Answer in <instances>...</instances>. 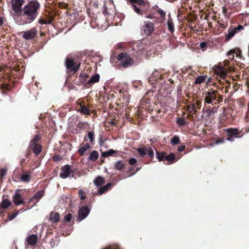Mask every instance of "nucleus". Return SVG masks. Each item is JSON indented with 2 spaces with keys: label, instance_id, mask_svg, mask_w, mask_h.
<instances>
[{
  "label": "nucleus",
  "instance_id": "obj_1",
  "mask_svg": "<svg viewBox=\"0 0 249 249\" xmlns=\"http://www.w3.org/2000/svg\"><path fill=\"white\" fill-rule=\"evenodd\" d=\"M40 4L36 1H31L23 8L22 13L15 19L18 25L30 23L37 17Z\"/></svg>",
  "mask_w": 249,
  "mask_h": 249
},
{
  "label": "nucleus",
  "instance_id": "obj_2",
  "mask_svg": "<svg viewBox=\"0 0 249 249\" xmlns=\"http://www.w3.org/2000/svg\"><path fill=\"white\" fill-rule=\"evenodd\" d=\"M24 3V0H10L11 8L15 18L16 16L19 17L22 13L23 11L22 7Z\"/></svg>",
  "mask_w": 249,
  "mask_h": 249
},
{
  "label": "nucleus",
  "instance_id": "obj_3",
  "mask_svg": "<svg viewBox=\"0 0 249 249\" xmlns=\"http://www.w3.org/2000/svg\"><path fill=\"white\" fill-rule=\"evenodd\" d=\"M65 65L68 69H70L74 72L79 69L80 66V63L76 64L73 59L69 58H67L66 59Z\"/></svg>",
  "mask_w": 249,
  "mask_h": 249
},
{
  "label": "nucleus",
  "instance_id": "obj_4",
  "mask_svg": "<svg viewBox=\"0 0 249 249\" xmlns=\"http://www.w3.org/2000/svg\"><path fill=\"white\" fill-rule=\"evenodd\" d=\"M37 34L36 28H33L30 30L22 32V37L26 40H30L34 38Z\"/></svg>",
  "mask_w": 249,
  "mask_h": 249
},
{
  "label": "nucleus",
  "instance_id": "obj_5",
  "mask_svg": "<svg viewBox=\"0 0 249 249\" xmlns=\"http://www.w3.org/2000/svg\"><path fill=\"white\" fill-rule=\"evenodd\" d=\"M154 26L152 22L145 21L143 26V30L147 36H150L154 31Z\"/></svg>",
  "mask_w": 249,
  "mask_h": 249
},
{
  "label": "nucleus",
  "instance_id": "obj_6",
  "mask_svg": "<svg viewBox=\"0 0 249 249\" xmlns=\"http://www.w3.org/2000/svg\"><path fill=\"white\" fill-rule=\"evenodd\" d=\"M217 92V91L216 90H212L207 92L205 98V102L207 104L212 103L213 101L216 99Z\"/></svg>",
  "mask_w": 249,
  "mask_h": 249
},
{
  "label": "nucleus",
  "instance_id": "obj_7",
  "mask_svg": "<svg viewBox=\"0 0 249 249\" xmlns=\"http://www.w3.org/2000/svg\"><path fill=\"white\" fill-rule=\"evenodd\" d=\"M71 173V170L70 166L66 165L62 168L60 177L63 178H66L70 176Z\"/></svg>",
  "mask_w": 249,
  "mask_h": 249
},
{
  "label": "nucleus",
  "instance_id": "obj_8",
  "mask_svg": "<svg viewBox=\"0 0 249 249\" xmlns=\"http://www.w3.org/2000/svg\"><path fill=\"white\" fill-rule=\"evenodd\" d=\"M89 213V209L87 207H82L79 211L78 220L81 221L85 219Z\"/></svg>",
  "mask_w": 249,
  "mask_h": 249
},
{
  "label": "nucleus",
  "instance_id": "obj_9",
  "mask_svg": "<svg viewBox=\"0 0 249 249\" xmlns=\"http://www.w3.org/2000/svg\"><path fill=\"white\" fill-rule=\"evenodd\" d=\"M13 200L14 203L16 205H19L24 203V201L22 197L21 194L18 193L17 191L13 196Z\"/></svg>",
  "mask_w": 249,
  "mask_h": 249
},
{
  "label": "nucleus",
  "instance_id": "obj_10",
  "mask_svg": "<svg viewBox=\"0 0 249 249\" xmlns=\"http://www.w3.org/2000/svg\"><path fill=\"white\" fill-rule=\"evenodd\" d=\"M44 194L43 190L38 191L32 198H31L29 202L35 201V203L38 202L39 200L43 197Z\"/></svg>",
  "mask_w": 249,
  "mask_h": 249
},
{
  "label": "nucleus",
  "instance_id": "obj_11",
  "mask_svg": "<svg viewBox=\"0 0 249 249\" xmlns=\"http://www.w3.org/2000/svg\"><path fill=\"white\" fill-rule=\"evenodd\" d=\"M38 240V237L37 235L36 234H31L27 237L26 239V242H27L28 244L33 246L35 245L37 241Z\"/></svg>",
  "mask_w": 249,
  "mask_h": 249
},
{
  "label": "nucleus",
  "instance_id": "obj_12",
  "mask_svg": "<svg viewBox=\"0 0 249 249\" xmlns=\"http://www.w3.org/2000/svg\"><path fill=\"white\" fill-rule=\"evenodd\" d=\"M233 54H235L237 56H239L241 54L240 50L239 49L231 50L228 52L227 55L230 59L233 60L234 59Z\"/></svg>",
  "mask_w": 249,
  "mask_h": 249
},
{
  "label": "nucleus",
  "instance_id": "obj_13",
  "mask_svg": "<svg viewBox=\"0 0 249 249\" xmlns=\"http://www.w3.org/2000/svg\"><path fill=\"white\" fill-rule=\"evenodd\" d=\"M133 63V61L129 56L127 57L125 59L123 60L121 64L124 68H126Z\"/></svg>",
  "mask_w": 249,
  "mask_h": 249
},
{
  "label": "nucleus",
  "instance_id": "obj_14",
  "mask_svg": "<svg viewBox=\"0 0 249 249\" xmlns=\"http://www.w3.org/2000/svg\"><path fill=\"white\" fill-rule=\"evenodd\" d=\"M215 72L217 75H219L220 77H221L222 78H225L227 74V71L222 67H219L215 70Z\"/></svg>",
  "mask_w": 249,
  "mask_h": 249
},
{
  "label": "nucleus",
  "instance_id": "obj_15",
  "mask_svg": "<svg viewBox=\"0 0 249 249\" xmlns=\"http://www.w3.org/2000/svg\"><path fill=\"white\" fill-rule=\"evenodd\" d=\"M60 219V215L58 213H51L50 220L53 222H57Z\"/></svg>",
  "mask_w": 249,
  "mask_h": 249
},
{
  "label": "nucleus",
  "instance_id": "obj_16",
  "mask_svg": "<svg viewBox=\"0 0 249 249\" xmlns=\"http://www.w3.org/2000/svg\"><path fill=\"white\" fill-rule=\"evenodd\" d=\"M227 132L228 133V135L229 136H236L239 135L240 132V131L235 128H230L226 130Z\"/></svg>",
  "mask_w": 249,
  "mask_h": 249
},
{
  "label": "nucleus",
  "instance_id": "obj_17",
  "mask_svg": "<svg viewBox=\"0 0 249 249\" xmlns=\"http://www.w3.org/2000/svg\"><path fill=\"white\" fill-rule=\"evenodd\" d=\"M201 106V102L200 100H196L195 104L192 105V109L194 110V114H195L197 110L200 109Z\"/></svg>",
  "mask_w": 249,
  "mask_h": 249
},
{
  "label": "nucleus",
  "instance_id": "obj_18",
  "mask_svg": "<svg viewBox=\"0 0 249 249\" xmlns=\"http://www.w3.org/2000/svg\"><path fill=\"white\" fill-rule=\"evenodd\" d=\"M90 147V145L89 143H86L84 145H81L78 151L81 155H83L86 151L88 150Z\"/></svg>",
  "mask_w": 249,
  "mask_h": 249
},
{
  "label": "nucleus",
  "instance_id": "obj_19",
  "mask_svg": "<svg viewBox=\"0 0 249 249\" xmlns=\"http://www.w3.org/2000/svg\"><path fill=\"white\" fill-rule=\"evenodd\" d=\"M0 205L3 209H6L11 205V201L8 199H4L0 203Z\"/></svg>",
  "mask_w": 249,
  "mask_h": 249
},
{
  "label": "nucleus",
  "instance_id": "obj_20",
  "mask_svg": "<svg viewBox=\"0 0 249 249\" xmlns=\"http://www.w3.org/2000/svg\"><path fill=\"white\" fill-rule=\"evenodd\" d=\"M23 212L22 209L19 210L18 211H16L13 213L12 214L9 215L7 217L8 220L11 221L15 218L19 214Z\"/></svg>",
  "mask_w": 249,
  "mask_h": 249
},
{
  "label": "nucleus",
  "instance_id": "obj_21",
  "mask_svg": "<svg viewBox=\"0 0 249 249\" xmlns=\"http://www.w3.org/2000/svg\"><path fill=\"white\" fill-rule=\"evenodd\" d=\"M112 185L111 183H108L107 184L104 186L101 187L98 192V194L99 195H101L103 194L105 191H106Z\"/></svg>",
  "mask_w": 249,
  "mask_h": 249
},
{
  "label": "nucleus",
  "instance_id": "obj_22",
  "mask_svg": "<svg viewBox=\"0 0 249 249\" xmlns=\"http://www.w3.org/2000/svg\"><path fill=\"white\" fill-rule=\"evenodd\" d=\"M33 152L36 155H38L40 153L41 151V145L37 144H33Z\"/></svg>",
  "mask_w": 249,
  "mask_h": 249
},
{
  "label": "nucleus",
  "instance_id": "obj_23",
  "mask_svg": "<svg viewBox=\"0 0 249 249\" xmlns=\"http://www.w3.org/2000/svg\"><path fill=\"white\" fill-rule=\"evenodd\" d=\"M104 182V178L101 177H98L94 181L95 185L97 186H101Z\"/></svg>",
  "mask_w": 249,
  "mask_h": 249
},
{
  "label": "nucleus",
  "instance_id": "obj_24",
  "mask_svg": "<svg viewBox=\"0 0 249 249\" xmlns=\"http://www.w3.org/2000/svg\"><path fill=\"white\" fill-rule=\"evenodd\" d=\"M115 153L116 151L114 150L113 149H109L108 151L102 152L101 156L102 157L106 158L107 157L112 156Z\"/></svg>",
  "mask_w": 249,
  "mask_h": 249
},
{
  "label": "nucleus",
  "instance_id": "obj_25",
  "mask_svg": "<svg viewBox=\"0 0 249 249\" xmlns=\"http://www.w3.org/2000/svg\"><path fill=\"white\" fill-rule=\"evenodd\" d=\"M99 157V154L96 151H93L90 153L89 159L92 161H95Z\"/></svg>",
  "mask_w": 249,
  "mask_h": 249
},
{
  "label": "nucleus",
  "instance_id": "obj_26",
  "mask_svg": "<svg viewBox=\"0 0 249 249\" xmlns=\"http://www.w3.org/2000/svg\"><path fill=\"white\" fill-rule=\"evenodd\" d=\"M100 79V76L98 74H96L92 76L91 78L89 80L88 83H93L98 82Z\"/></svg>",
  "mask_w": 249,
  "mask_h": 249
},
{
  "label": "nucleus",
  "instance_id": "obj_27",
  "mask_svg": "<svg viewBox=\"0 0 249 249\" xmlns=\"http://www.w3.org/2000/svg\"><path fill=\"white\" fill-rule=\"evenodd\" d=\"M31 176L29 173H25L21 175L20 180L23 182H29L30 180Z\"/></svg>",
  "mask_w": 249,
  "mask_h": 249
},
{
  "label": "nucleus",
  "instance_id": "obj_28",
  "mask_svg": "<svg viewBox=\"0 0 249 249\" xmlns=\"http://www.w3.org/2000/svg\"><path fill=\"white\" fill-rule=\"evenodd\" d=\"M124 167V163L122 160H119L115 163V168L116 170H122Z\"/></svg>",
  "mask_w": 249,
  "mask_h": 249
},
{
  "label": "nucleus",
  "instance_id": "obj_29",
  "mask_svg": "<svg viewBox=\"0 0 249 249\" xmlns=\"http://www.w3.org/2000/svg\"><path fill=\"white\" fill-rule=\"evenodd\" d=\"M206 77L204 76H200L196 78L195 80L196 84H200L202 83L205 82Z\"/></svg>",
  "mask_w": 249,
  "mask_h": 249
},
{
  "label": "nucleus",
  "instance_id": "obj_30",
  "mask_svg": "<svg viewBox=\"0 0 249 249\" xmlns=\"http://www.w3.org/2000/svg\"><path fill=\"white\" fill-rule=\"evenodd\" d=\"M137 151L141 157H143L147 153V147L139 148Z\"/></svg>",
  "mask_w": 249,
  "mask_h": 249
},
{
  "label": "nucleus",
  "instance_id": "obj_31",
  "mask_svg": "<svg viewBox=\"0 0 249 249\" xmlns=\"http://www.w3.org/2000/svg\"><path fill=\"white\" fill-rule=\"evenodd\" d=\"M166 157V153L164 152L159 153L157 152V158L159 161H162L165 159Z\"/></svg>",
  "mask_w": 249,
  "mask_h": 249
},
{
  "label": "nucleus",
  "instance_id": "obj_32",
  "mask_svg": "<svg viewBox=\"0 0 249 249\" xmlns=\"http://www.w3.org/2000/svg\"><path fill=\"white\" fill-rule=\"evenodd\" d=\"M78 111L85 115H89V110L85 106H82L78 110Z\"/></svg>",
  "mask_w": 249,
  "mask_h": 249
},
{
  "label": "nucleus",
  "instance_id": "obj_33",
  "mask_svg": "<svg viewBox=\"0 0 249 249\" xmlns=\"http://www.w3.org/2000/svg\"><path fill=\"white\" fill-rule=\"evenodd\" d=\"M165 159L169 161L172 162L175 159V155L173 153H171L168 155H166Z\"/></svg>",
  "mask_w": 249,
  "mask_h": 249
},
{
  "label": "nucleus",
  "instance_id": "obj_34",
  "mask_svg": "<svg viewBox=\"0 0 249 249\" xmlns=\"http://www.w3.org/2000/svg\"><path fill=\"white\" fill-rule=\"evenodd\" d=\"M177 123L178 125L182 126L185 124L186 122L185 119L183 118H178L177 119Z\"/></svg>",
  "mask_w": 249,
  "mask_h": 249
},
{
  "label": "nucleus",
  "instance_id": "obj_35",
  "mask_svg": "<svg viewBox=\"0 0 249 249\" xmlns=\"http://www.w3.org/2000/svg\"><path fill=\"white\" fill-rule=\"evenodd\" d=\"M167 25L169 30L171 32H173L174 31V28L173 21L171 20H169L167 22Z\"/></svg>",
  "mask_w": 249,
  "mask_h": 249
},
{
  "label": "nucleus",
  "instance_id": "obj_36",
  "mask_svg": "<svg viewBox=\"0 0 249 249\" xmlns=\"http://www.w3.org/2000/svg\"><path fill=\"white\" fill-rule=\"evenodd\" d=\"M236 32L234 29L231 31L229 32L228 34L226 36V38H228V39L229 40L231 37H233L234 35L236 34Z\"/></svg>",
  "mask_w": 249,
  "mask_h": 249
},
{
  "label": "nucleus",
  "instance_id": "obj_37",
  "mask_svg": "<svg viewBox=\"0 0 249 249\" xmlns=\"http://www.w3.org/2000/svg\"><path fill=\"white\" fill-rule=\"evenodd\" d=\"M179 142V139L178 137L175 136L173 137L172 139L171 140V143L173 144H176L178 143Z\"/></svg>",
  "mask_w": 249,
  "mask_h": 249
},
{
  "label": "nucleus",
  "instance_id": "obj_38",
  "mask_svg": "<svg viewBox=\"0 0 249 249\" xmlns=\"http://www.w3.org/2000/svg\"><path fill=\"white\" fill-rule=\"evenodd\" d=\"M72 214H70V213H69L68 214H67L64 218V221L65 222H70L71 219H72Z\"/></svg>",
  "mask_w": 249,
  "mask_h": 249
},
{
  "label": "nucleus",
  "instance_id": "obj_39",
  "mask_svg": "<svg viewBox=\"0 0 249 249\" xmlns=\"http://www.w3.org/2000/svg\"><path fill=\"white\" fill-rule=\"evenodd\" d=\"M147 152L148 154V155L151 157L153 158L154 156V151L153 150L152 148L150 147H147Z\"/></svg>",
  "mask_w": 249,
  "mask_h": 249
},
{
  "label": "nucleus",
  "instance_id": "obj_40",
  "mask_svg": "<svg viewBox=\"0 0 249 249\" xmlns=\"http://www.w3.org/2000/svg\"><path fill=\"white\" fill-rule=\"evenodd\" d=\"M127 56V54L124 53H121L119 54L118 56V59L119 60H122L124 58H126Z\"/></svg>",
  "mask_w": 249,
  "mask_h": 249
},
{
  "label": "nucleus",
  "instance_id": "obj_41",
  "mask_svg": "<svg viewBox=\"0 0 249 249\" xmlns=\"http://www.w3.org/2000/svg\"><path fill=\"white\" fill-rule=\"evenodd\" d=\"M88 138L90 142H92L94 140V133L93 132H89L88 135Z\"/></svg>",
  "mask_w": 249,
  "mask_h": 249
},
{
  "label": "nucleus",
  "instance_id": "obj_42",
  "mask_svg": "<svg viewBox=\"0 0 249 249\" xmlns=\"http://www.w3.org/2000/svg\"><path fill=\"white\" fill-rule=\"evenodd\" d=\"M137 162V160L134 158H131L129 160V164L133 165Z\"/></svg>",
  "mask_w": 249,
  "mask_h": 249
},
{
  "label": "nucleus",
  "instance_id": "obj_43",
  "mask_svg": "<svg viewBox=\"0 0 249 249\" xmlns=\"http://www.w3.org/2000/svg\"><path fill=\"white\" fill-rule=\"evenodd\" d=\"M39 139V136L38 135H36L32 141V144H36V142H37Z\"/></svg>",
  "mask_w": 249,
  "mask_h": 249
},
{
  "label": "nucleus",
  "instance_id": "obj_44",
  "mask_svg": "<svg viewBox=\"0 0 249 249\" xmlns=\"http://www.w3.org/2000/svg\"><path fill=\"white\" fill-rule=\"evenodd\" d=\"M84 192H83L82 190L79 191V195L80 196V198L81 199L84 200L86 198V196L84 195Z\"/></svg>",
  "mask_w": 249,
  "mask_h": 249
},
{
  "label": "nucleus",
  "instance_id": "obj_45",
  "mask_svg": "<svg viewBox=\"0 0 249 249\" xmlns=\"http://www.w3.org/2000/svg\"><path fill=\"white\" fill-rule=\"evenodd\" d=\"M6 174V170L2 169L0 170V176L1 178H3L4 177Z\"/></svg>",
  "mask_w": 249,
  "mask_h": 249
},
{
  "label": "nucleus",
  "instance_id": "obj_46",
  "mask_svg": "<svg viewBox=\"0 0 249 249\" xmlns=\"http://www.w3.org/2000/svg\"><path fill=\"white\" fill-rule=\"evenodd\" d=\"M133 9L135 10V11L138 14H141V10L139 8H138L135 5H133Z\"/></svg>",
  "mask_w": 249,
  "mask_h": 249
},
{
  "label": "nucleus",
  "instance_id": "obj_47",
  "mask_svg": "<svg viewBox=\"0 0 249 249\" xmlns=\"http://www.w3.org/2000/svg\"><path fill=\"white\" fill-rule=\"evenodd\" d=\"M206 43H205V42H202L200 43L199 45L200 47L202 49H205L206 48Z\"/></svg>",
  "mask_w": 249,
  "mask_h": 249
},
{
  "label": "nucleus",
  "instance_id": "obj_48",
  "mask_svg": "<svg viewBox=\"0 0 249 249\" xmlns=\"http://www.w3.org/2000/svg\"><path fill=\"white\" fill-rule=\"evenodd\" d=\"M207 111L209 114H213L217 111V109L216 107H213L212 110H208Z\"/></svg>",
  "mask_w": 249,
  "mask_h": 249
},
{
  "label": "nucleus",
  "instance_id": "obj_49",
  "mask_svg": "<svg viewBox=\"0 0 249 249\" xmlns=\"http://www.w3.org/2000/svg\"><path fill=\"white\" fill-rule=\"evenodd\" d=\"M243 29V27L242 25H238L236 28L234 29L236 32H237L238 31H240Z\"/></svg>",
  "mask_w": 249,
  "mask_h": 249
},
{
  "label": "nucleus",
  "instance_id": "obj_50",
  "mask_svg": "<svg viewBox=\"0 0 249 249\" xmlns=\"http://www.w3.org/2000/svg\"><path fill=\"white\" fill-rule=\"evenodd\" d=\"M184 148H185V146L181 145V146H179L178 147V152H181V151H182L184 149Z\"/></svg>",
  "mask_w": 249,
  "mask_h": 249
},
{
  "label": "nucleus",
  "instance_id": "obj_51",
  "mask_svg": "<svg viewBox=\"0 0 249 249\" xmlns=\"http://www.w3.org/2000/svg\"><path fill=\"white\" fill-rule=\"evenodd\" d=\"M224 142V139H220V140H216L215 142V144H218V143H223Z\"/></svg>",
  "mask_w": 249,
  "mask_h": 249
},
{
  "label": "nucleus",
  "instance_id": "obj_52",
  "mask_svg": "<svg viewBox=\"0 0 249 249\" xmlns=\"http://www.w3.org/2000/svg\"><path fill=\"white\" fill-rule=\"evenodd\" d=\"M130 1L131 3H137L139 4L140 3V2H139L138 0H130Z\"/></svg>",
  "mask_w": 249,
  "mask_h": 249
},
{
  "label": "nucleus",
  "instance_id": "obj_53",
  "mask_svg": "<svg viewBox=\"0 0 249 249\" xmlns=\"http://www.w3.org/2000/svg\"><path fill=\"white\" fill-rule=\"evenodd\" d=\"M159 13L162 16H164L165 15V13L162 10H160Z\"/></svg>",
  "mask_w": 249,
  "mask_h": 249
},
{
  "label": "nucleus",
  "instance_id": "obj_54",
  "mask_svg": "<svg viewBox=\"0 0 249 249\" xmlns=\"http://www.w3.org/2000/svg\"><path fill=\"white\" fill-rule=\"evenodd\" d=\"M192 105L191 106H189L188 107L189 111L190 112H193V111H194V110L192 109Z\"/></svg>",
  "mask_w": 249,
  "mask_h": 249
},
{
  "label": "nucleus",
  "instance_id": "obj_55",
  "mask_svg": "<svg viewBox=\"0 0 249 249\" xmlns=\"http://www.w3.org/2000/svg\"><path fill=\"white\" fill-rule=\"evenodd\" d=\"M104 249H119L118 248H115L113 247H109L106 248Z\"/></svg>",
  "mask_w": 249,
  "mask_h": 249
},
{
  "label": "nucleus",
  "instance_id": "obj_56",
  "mask_svg": "<svg viewBox=\"0 0 249 249\" xmlns=\"http://www.w3.org/2000/svg\"><path fill=\"white\" fill-rule=\"evenodd\" d=\"M3 210H4V209H3L1 205H0V214L2 213L3 212Z\"/></svg>",
  "mask_w": 249,
  "mask_h": 249
},
{
  "label": "nucleus",
  "instance_id": "obj_57",
  "mask_svg": "<svg viewBox=\"0 0 249 249\" xmlns=\"http://www.w3.org/2000/svg\"><path fill=\"white\" fill-rule=\"evenodd\" d=\"M224 62L225 65H228L230 63L229 60H225Z\"/></svg>",
  "mask_w": 249,
  "mask_h": 249
},
{
  "label": "nucleus",
  "instance_id": "obj_58",
  "mask_svg": "<svg viewBox=\"0 0 249 249\" xmlns=\"http://www.w3.org/2000/svg\"><path fill=\"white\" fill-rule=\"evenodd\" d=\"M53 160L54 161H57V160H58V158H57V157L54 156V157H53Z\"/></svg>",
  "mask_w": 249,
  "mask_h": 249
},
{
  "label": "nucleus",
  "instance_id": "obj_59",
  "mask_svg": "<svg viewBox=\"0 0 249 249\" xmlns=\"http://www.w3.org/2000/svg\"><path fill=\"white\" fill-rule=\"evenodd\" d=\"M227 140H228L229 141H233V139H232V137H230V138H227Z\"/></svg>",
  "mask_w": 249,
  "mask_h": 249
},
{
  "label": "nucleus",
  "instance_id": "obj_60",
  "mask_svg": "<svg viewBox=\"0 0 249 249\" xmlns=\"http://www.w3.org/2000/svg\"><path fill=\"white\" fill-rule=\"evenodd\" d=\"M3 23V20L1 18H0V26H1Z\"/></svg>",
  "mask_w": 249,
  "mask_h": 249
},
{
  "label": "nucleus",
  "instance_id": "obj_61",
  "mask_svg": "<svg viewBox=\"0 0 249 249\" xmlns=\"http://www.w3.org/2000/svg\"><path fill=\"white\" fill-rule=\"evenodd\" d=\"M41 23H44V22H43V21H41Z\"/></svg>",
  "mask_w": 249,
  "mask_h": 249
},
{
  "label": "nucleus",
  "instance_id": "obj_62",
  "mask_svg": "<svg viewBox=\"0 0 249 249\" xmlns=\"http://www.w3.org/2000/svg\"><path fill=\"white\" fill-rule=\"evenodd\" d=\"M41 23H44V22H43V21H41Z\"/></svg>",
  "mask_w": 249,
  "mask_h": 249
}]
</instances>
